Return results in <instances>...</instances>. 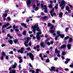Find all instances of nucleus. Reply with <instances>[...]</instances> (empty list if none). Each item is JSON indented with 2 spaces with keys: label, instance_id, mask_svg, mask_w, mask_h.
<instances>
[{
  "label": "nucleus",
  "instance_id": "nucleus-1",
  "mask_svg": "<svg viewBox=\"0 0 73 73\" xmlns=\"http://www.w3.org/2000/svg\"><path fill=\"white\" fill-rule=\"evenodd\" d=\"M38 24H36L34 26L32 27V28L34 29L33 31L34 33H36L35 31L36 30L37 31L39 32V29H40V27H38Z\"/></svg>",
  "mask_w": 73,
  "mask_h": 73
},
{
  "label": "nucleus",
  "instance_id": "nucleus-2",
  "mask_svg": "<svg viewBox=\"0 0 73 73\" xmlns=\"http://www.w3.org/2000/svg\"><path fill=\"white\" fill-rule=\"evenodd\" d=\"M58 3H59V5L60 7H61V9H64L65 6V1L64 0H62L61 1H58Z\"/></svg>",
  "mask_w": 73,
  "mask_h": 73
},
{
  "label": "nucleus",
  "instance_id": "nucleus-3",
  "mask_svg": "<svg viewBox=\"0 0 73 73\" xmlns=\"http://www.w3.org/2000/svg\"><path fill=\"white\" fill-rule=\"evenodd\" d=\"M56 34L58 35L56 36H55V40H57V38L60 36L61 38H64V35H61L60 34V31H58L56 32Z\"/></svg>",
  "mask_w": 73,
  "mask_h": 73
},
{
  "label": "nucleus",
  "instance_id": "nucleus-4",
  "mask_svg": "<svg viewBox=\"0 0 73 73\" xmlns=\"http://www.w3.org/2000/svg\"><path fill=\"white\" fill-rule=\"evenodd\" d=\"M27 56H29L31 58V60L33 61L34 60V56L33 54L31 53H27Z\"/></svg>",
  "mask_w": 73,
  "mask_h": 73
},
{
  "label": "nucleus",
  "instance_id": "nucleus-5",
  "mask_svg": "<svg viewBox=\"0 0 73 73\" xmlns=\"http://www.w3.org/2000/svg\"><path fill=\"white\" fill-rule=\"evenodd\" d=\"M40 5L41 7H42V8H43V7H44V8L42 9V11H43V9H44L45 10L44 11V12L45 13H47V6H46V5H44H44L42 4H41Z\"/></svg>",
  "mask_w": 73,
  "mask_h": 73
},
{
  "label": "nucleus",
  "instance_id": "nucleus-6",
  "mask_svg": "<svg viewBox=\"0 0 73 73\" xmlns=\"http://www.w3.org/2000/svg\"><path fill=\"white\" fill-rule=\"evenodd\" d=\"M9 25V23H7L6 25L5 24L3 26L2 28V33H3L5 32V29H3L4 28H7V27H8Z\"/></svg>",
  "mask_w": 73,
  "mask_h": 73
},
{
  "label": "nucleus",
  "instance_id": "nucleus-7",
  "mask_svg": "<svg viewBox=\"0 0 73 73\" xmlns=\"http://www.w3.org/2000/svg\"><path fill=\"white\" fill-rule=\"evenodd\" d=\"M31 3H32V1L31 0H27L26 1L27 6L28 8L30 7V5L31 4Z\"/></svg>",
  "mask_w": 73,
  "mask_h": 73
},
{
  "label": "nucleus",
  "instance_id": "nucleus-8",
  "mask_svg": "<svg viewBox=\"0 0 73 73\" xmlns=\"http://www.w3.org/2000/svg\"><path fill=\"white\" fill-rule=\"evenodd\" d=\"M16 66H17V63L16 62L15 63V64L14 65H12L11 66V67H10L9 68V70H11L12 69H15L16 67Z\"/></svg>",
  "mask_w": 73,
  "mask_h": 73
},
{
  "label": "nucleus",
  "instance_id": "nucleus-9",
  "mask_svg": "<svg viewBox=\"0 0 73 73\" xmlns=\"http://www.w3.org/2000/svg\"><path fill=\"white\" fill-rule=\"evenodd\" d=\"M41 33V32H38L37 33V35L36 36V38L38 40H40V39L41 37L40 36H39V35Z\"/></svg>",
  "mask_w": 73,
  "mask_h": 73
},
{
  "label": "nucleus",
  "instance_id": "nucleus-10",
  "mask_svg": "<svg viewBox=\"0 0 73 73\" xmlns=\"http://www.w3.org/2000/svg\"><path fill=\"white\" fill-rule=\"evenodd\" d=\"M24 48L23 47L21 49V50H18L17 52L18 53H23V51H24Z\"/></svg>",
  "mask_w": 73,
  "mask_h": 73
},
{
  "label": "nucleus",
  "instance_id": "nucleus-11",
  "mask_svg": "<svg viewBox=\"0 0 73 73\" xmlns=\"http://www.w3.org/2000/svg\"><path fill=\"white\" fill-rule=\"evenodd\" d=\"M29 42V41L27 40L24 43L26 47H28V43Z\"/></svg>",
  "mask_w": 73,
  "mask_h": 73
},
{
  "label": "nucleus",
  "instance_id": "nucleus-12",
  "mask_svg": "<svg viewBox=\"0 0 73 73\" xmlns=\"http://www.w3.org/2000/svg\"><path fill=\"white\" fill-rule=\"evenodd\" d=\"M50 33H53L52 35H53V37H54V36L56 35V33H54V30H51L50 31Z\"/></svg>",
  "mask_w": 73,
  "mask_h": 73
},
{
  "label": "nucleus",
  "instance_id": "nucleus-13",
  "mask_svg": "<svg viewBox=\"0 0 73 73\" xmlns=\"http://www.w3.org/2000/svg\"><path fill=\"white\" fill-rule=\"evenodd\" d=\"M55 53L56 54L58 53V54H60V52L59 50H58L57 48H56L55 49Z\"/></svg>",
  "mask_w": 73,
  "mask_h": 73
},
{
  "label": "nucleus",
  "instance_id": "nucleus-14",
  "mask_svg": "<svg viewBox=\"0 0 73 73\" xmlns=\"http://www.w3.org/2000/svg\"><path fill=\"white\" fill-rule=\"evenodd\" d=\"M51 69H50V71L51 72H52L53 70L54 71H56V68L54 67L53 66L51 67ZM49 69H50L49 68Z\"/></svg>",
  "mask_w": 73,
  "mask_h": 73
},
{
  "label": "nucleus",
  "instance_id": "nucleus-15",
  "mask_svg": "<svg viewBox=\"0 0 73 73\" xmlns=\"http://www.w3.org/2000/svg\"><path fill=\"white\" fill-rule=\"evenodd\" d=\"M54 8H52V10L51 11H50V13L52 17H53V12H54Z\"/></svg>",
  "mask_w": 73,
  "mask_h": 73
},
{
  "label": "nucleus",
  "instance_id": "nucleus-16",
  "mask_svg": "<svg viewBox=\"0 0 73 73\" xmlns=\"http://www.w3.org/2000/svg\"><path fill=\"white\" fill-rule=\"evenodd\" d=\"M66 11H68V12H70L71 11L70 10H69V6H67L66 7Z\"/></svg>",
  "mask_w": 73,
  "mask_h": 73
},
{
  "label": "nucleus",
  "instance_id": "nucleus-17",
  "mask_svg": "<svg viewBox=\"0 0 73 73\" xmlns=\"http://www.w3.org/2000/svg\"><path fill=\"white\" fill-rule=\"evenodd\" d=\"M63 15V13H60L59 14V17L60 18H62V17Z\"/></svg>",
  "mask_w": 73,
  "mask_h": 73
},
{
  "label": "nucleus",
  "instance_id": "nucleus-18",
  "mask_svg": "<svg viewBox=\"0 0 73 73\" xmlns=\"http://www.w3.org/2000/svg\"><path fill=\"white\" fill-rule=\"evenodd\" d=\"M66 46V45L64 44L63 45H62L60 48L61 49H64V48H65Z\"/></svg>",
  "mask_w": 73,
  "mask_h": 73
},
{
  "label": "nucleus",
  "instance_id": "nucleus-19",
  "mask_svg": "<svg viewBox=\"0 0 73 73\" xmlns=\"http://www.w3.org/2000/svg\"><path fill=\"white\" fill-rule=\"evenodd\" d=\"M21 25H22L23 26H24V27H25L26 28H27V25L24 23H21Z\"/></svg>",
  "mask_w": 73,
  "mask_h": 73
},
{
  "label": "nucleus",
  "instance_id": "nucleus-20",
  "mask_svg": "<svg viewBox=\"0 0 73 73\" xmlns=\"http://www.w3.org/2000/svg\"><path fill=\"white\" fill-rule=\"evenodd\" d=\"M67 47L68 49H71V45L69 44H68L67 45Z\"/></svg>",
  "mask_w": 73,
  "mask_h": 73
},
{
  "label": "nucleus",
  "instance_id": "nucleus-21",
  "mask_svg": "<svg viewBox=\"0 0 73 73\" xmlns=\"http://www.w3.org/2000/svg\"><path fill=\"white\" fill-rule=\"evenodd\" d=\"M40 45L41 46H42V47L44 48V47L45 46V44H44V42H42V43H40Z\"/></svg>",
  "mask_w": 73,
  "mask_h": 73
},
{
  "label": "nucleus",
  "instance_id": "nucleus-22",
  "mask_svg": "<svg viewBox=\"0 0 73 73\" xmlns=\"http://www.w3.org/2000/svg\"><path fill=\"white\" fill-rule=\"evenodd\" d=\"M16 70H12L9 73H15Z\"/></svg>",
  "mask_w": 73,
  "mask_h": 73
},
{
  "label": "nucleus",
  "instance_id": "nucleus-23",
  "mask_svg": "<svg viewBox=\"0 0 73 73\" xmlns=\"http://www.w3.org/2000/svg\"><path fill=\"white\" fill-rule=\"evenodd\" d=\"M41 19L42 20H45V19H47V16H45L44 17H41Z\"/></svg>",
  "mask_w": 73,
  "mask_h": 73
},
{
  "label": "nucleus",
  "instance_id": "nucleus-24",
  "mask_svg": "<svg viewBox=\"0 0 73 73\" xmlns=\"http://www.w3.org/2000/svg\"><path fill=\"white\" fill-rule=\"evenodd\" d=\"M8 42L10 43V44H12V43H13V41L12 40H8Z\"/></svg>",
  "mask_w": 73,
  "mask_h": 73
},
{
  "label": "nucleus",
  "instance_id": "nucleus-25",
  "mask_svg": "<svg viewBox=\"0 0 73 73\" xmlns=\"http://www.w3.org/2000/svg\"><path fill=\"white\" fill-rule=\"evenodd\" d=\"M73 40V38H70L69 39V40H68V42H71L72 40Z\"/></svg>",
  "mask_w": 73,
  "mask_h": 73
},
{
  "label": "nucleus",
  "instance_id": "nucleus-26",
  "mask_svg": "<svg viewBox=\"0 0 73 73\" xmlns=\"http://www.w3.org/2000/svg\"><path fill=\"white\" fill-rule=\"evenodd\" d=\"M14 42L15 44H16V43H19V41H18V40L17 39L14 40Z\"/></svg>",
  "mask_w": 73,
  "mask_h": 73
},
{
  "label": "nucleus",
  "instance_id": "nucleus-27",
  "mask_svg": "<svg viewBox=\"0 0 73 73\" xmlns=\"http://www.w3.org/2000/svg\"><path fill=\"white\" fill-rule=\"evenodd\" d=\"M58 4H56L55 5V8L56 9H58Z\"/></svg>",
  "mask_w": 73,
  "mask_h": 73
},
{
  "label": "nucleus",
  "instance_id": "nucleus-28",
  "mask_svg": "<svg viewBox=\"0 0 73 73\" xmlns=\"http://www.w3.org/2000/svg\"><path fill=\"white\" fill-rule=\"evenodd\" d=\"M27 32L26 31H24L22 33V34L24 36H26V33Z\"/></svg>",
  "mask_w": 73,
  "mask_h": 73
},
{
  "label": "nucleus",
  "instance_id": "nucleus-29",
  "mask_svg": "<svg viewBox=\"0 0 73 73\" xmlns=\"http://www.w3.org/2000/svg\"><path fill=\"white\" fill-rule=\"evenodd\" d=\"M7 15H8V14H7V13H6L5 14H4L3 15V17H6L7 16Z\"/></svg>",
  "mask_w": 73,
  "mask_h": 73
},
{
  "label": "nucleus",
  "instance_id": "nucleus-30",
  "mask_svg": "<svg viewBox=\"0 0 73 73\" xmlns=\"http://www.w3.org/2000/svg\"><path fill=\"white\" fill-rule=\"evenodd\" d=\"M62 54L63 56H64V55H65L66 52L64 51L62 52Z\"/></svg>",
  "mask_w": 73,
  "mask_h": 73
},
{
  "label": "nucleus",
  "instance_id": "nucleus-31",
  "mask_svg": "<svg viewBox=\"0 0 73 73\" xmlns=\"http://www.w3.org/2000/svg\"><path fill=\"white\" fill-rule=\"evenodd\" d=\"M26 50H31V48L30 47H28L27 48H26Z\"/></svg>",
  "mask_w": 73,
  "mask_h": 73
},
{
  "label": "nucleus",
  "instance_id": "nucleus-32",
  "mask_svg": "<svg viewBox=\"0 0 73 73\" xmlns=\"http://www.w3.org/2000/svg\"><path fill=\"white\" fill-rule=\"evenodd\" d=\"M46 62H49V58H48L46 60Z\"/></svg>",
  "mask_w": 73,
  "mask_h": 73
},
{
  "label": "nucleus",
  "instance_id": "nucleus-33",
  "mask_svg": "<svg viewBox=\"0 0 73 73\" xmlns=\"http://www.w3.org/2000/svg\"><path fill=\"white\" fill-rule=\"evenodd\" d=\"M39 70H38V69H37L36 70V72H35V73H39V72H39Z\"/></svg>",
  "mask_w": 73,
  "mask_h": 73
},
{
  "label": "nucleus",
  "instance_id": "nucleus-34",
  "mask_svg": "<svg viewBox=\"0 0 73 73\" xmlns=\"http://www.w3.org/2000/svg\"><path fill=\"white\" fill-rule=\"evenodd\" d=\"M49 8H52V5L51 4H50L48 6Z\"/></svg>",
  "mask_w": 73,
  "mask_h": 73
},
{
  "label": "nucleus",
  "instance_id": "nucleus-35",
  "mask_svg": "<svg viewBox=\"0 0 73 73\" xmlns=\"http://www.w3.org/2000/svg\"><path fill=\"white\" fill-rule=\"evenodd\" d=\"M46 44L48 45H50V43L49 42H46Z\"/></svg>",
  "mask_w": 73,
  "mask_h": 73
},
{
  "label": "nucleus",
  "instance_id": "nucleus-36",
  "mask_svg": "<svg viewBox=\"0 0 73 73\" xmlns=\"http://www.w3.org/2000/svg\"><path fill=\"white\" fill-rule=\"evenodd\" d=\"M69 36H67L66 37H65L64 38V40H67V39H69Z\"/></svg>",
  "mask_w": 73,
  "mask_h": 73
},
{
  "label": "nucleus",
  "instance_id": "nucleus-37",
  "mask_svg": "<svg viewBox=\"0 0 73 73\" xmlns=\"http://www.w3.org/2000/svg\"><path fill=\"white\" fill-rule=\"evenodd\" d=\"M51 25H51V24H50V23H48V24L47 25V26H48V27H51Z\"/></svg>",
  "mask_w": 73,
  "mask_h": 73
},
{
  "label": "nucleus",
  "instance_id": "nucleus-38",
  "mask_svg": "<svg viewBox=\"0 0 73 73\" xmlns=\"http://www.w3.org/2000/svg\"><path fill=\"white\" fill-rule=\"evenodd\" d=\"M7 20H8V21H9L11 20V18H10V17H8L7 18Z\"/></svg>",
  "mask_w": 73,
  "mask_h": 73
},
{
  "label": "nucleus",
  "instance_id": "nucleus-39",
  "mask_svg": "<svg viewBox=\"0 0 73 73\" xmlns=\"http://www.w3.org/2000/svg\"><path fill=\"white\" fill-rule=\"evenodd\" d=\"M12 28V26H10L9 27L7 28H6L7 29H10V28Z\"/></svg>",
  "mask_w": 73,
  "mask_h": 73
},
{
  "label": "nucleus",
  "instance_id": "nucleus-40",
  "mask_svg": "<svg viewBox=\"0 0 73 73\" xmlns=\"http://www.w3.org/2000/svg\"><path fill=\"white\" fill-rule=\"evenodd\" d=\"M29 66H30L31 68H33V67H32V65L31 63H29Z\"/></svg>",
  "mask_w": 73,
  "mask_h": 73
},
{
  "label": "nucleus",
  "instance_id": "nucleus-41",
  "mask_svg": "<svg viewBox=\"0 0 73 73\" xmlns=\"http://www.w3.org/2000/svg\"><path fill=\"white\" fill-rule=\"evenodd\" d=\"M68 29H69V27L66 28V32H68Z\"/></svg>",
  "mask_w": 73,
  "mask_h": 73
},
{
  "label": "nucleus",
  "instance_id": "nucleus-42",
  "mask_svg": "<svg viewBox=\"0 0 73 73\" xmlns=\"http://www.w3.org/2000/svg\"><path fill=\"white\" fill-rule=\"evenodd\" d=\"M29 46H31L32 45V42H30L29 43Z\"/></svg>",
  "mask_w": 73,
  "mask_h": 73
},
{
  "label": "nucleus",
  "instance_id": "nucleus-43",
  "mask_svg": "<svg viewBox=\"0 0 73 73\" xmlns=\"http://www.w3.org/2000/svg\"><path fill=\"white\" fill-rule=\"evenodd\" d=\"M2 55L3 56H5V53H4V51H2Z\"/></svg>",
  "mask_w": 73,
  "mask_h": 73
},
{
  "label": "nucleus",
  "instance_id": "nucleus-44",
  "mask_svg": "<svg viewBox=\"0 0 73 73\" xmlns=\"http://www.w3.org/2000/svg\"><path fill=\"white\" fill-rule=\"evenodd\" d=\"M18 68L19 69H21V64H19V66Z\"/></svg>",
  "mask_w": 73,
  "mask_h": 73
},
{
  "label": "nucleus",
  "instance_id": "nucleus-45",
  "mask_svg": "<svg viewBox=\"0 0 73 73\" xmlns=\"http://www.w3.org/2000/svg\"><path fill=\"white\" fill-rule=\"evenodd\" d=\"M68 5L69 6V7H70V8H73V6L72 5H70V4H68Z\"/></svg>",
  "mask_w": 73,
  "mask_h": 73
},
{
  "label": "nucleus",
  "instance_id": "nucleus-46",
  "mask_svg": "<svg viewBox=\"0 0 73 73\" xmlns=\"http://www.w3.org/2000/svg\"><path fill=\"white\" fill-rule=\"evenodd\" d=\"M38 9V7H36L35 8V11H37Z\"/></svg>",
  "mask_w": 73,
  "mask_h": 73
},
{
  "label": "nucleus",
  "instance_id": "nucleus-47",
  "mask_svg": "<svg viewBox=\"0 0 73 73\" xmlns=\"http://www.w3.org/2000/svg\"><path fill=\"white\" fill-rule=\"evenodd\" d=\"M8 58H9V57H8V56H6V60H8Z\"/></svg>",
  "mask_w": 73,
  "mask_h": 73
},
{
  "label": "nucleus",
  "instance_id": "nucleus-48",
  "mask_svg": "<svg viewBox=\"0 0 73 73\" xmlns=\"http://www.w3.org/2000/svg\"><path fill=\"white\" fill-rule=\"evenodd\" d=\"M31 37H28L27 38V41H29V40H31Z\"/></svg>",
  "mask_w": 73,
  "mask_h": 73
},
{
  "label": "nucleus",
  "instance_id": "nucleus-49",
  "mask_svg": "<svg viewBox=\"0 0 73 73\" xmlns=\"http://www.w3.org/2000/svg\"><path fill=\"white\" fill-rule=\"evenodd\" d=\"M18 58L19 59V60H22L21 58H22V57L21 56H19Z\"/></svg>",
  "mask_w": 73,
  "mask_h": 73
},
{
  "label": "nucleus",
  "instance_id": "nucleus-50",
  "mask_svg": "<svg viewBox=\"0 0 73 73\" xmlns=\"http://www.w3.org/2000/svg\"><path fill=\"white\" fill-rule=\"evenodd\" d=\"M61 57L62 59V60H64V59H65V57H64L63 56H61Z\"/></svg>",
  "mask_w": 73,
  "mask_h": 73
},
{
  "label": "nucleus",
  "instance_id": "nucleus-51",
  "mask_svg": "<svg viewBox=\"0 0 73 73\" xmlns=\"http://www.w3.org/2000/svg\"><path fill=\"white\" fill-rule=\"evenodd\" d=\"M42 53L40 54L39 55V56H40V57H42Z\"/></svg>",
  "mask_w": 73,
  "mask_h": 73
},
{
  "label": "nucleus",
  "instance_id": "nucleus-52",
  "mask_svg": "<svg viewBox=\"0 0 73 73\" xmlns=\"http://www.w3.org/2000/svg\"><path fill=\"white\" fill-rule=\"evenodd\" d=\"M53 27H54V25L51 26V27L50 28V29H53Z\"/></svg>",
  "mask_w": 73,
  "mask_h": 73
},
{
  "label": "nucleus",
  "instance_id": "nucleus-53",
  "mask_svg": "<svg viewBox=\"0 0 73 73\" xmlns=\"http://www.w3.org/2000/svg\"><path fill=\"white\" fill-rule=\"evenodd\" d=\"M22 61H23V60L22 59H21L19 61V63H21Z\"/></svg>",
  "mask_w": 73,
  "mask_h": 73
},
{
  "label": "nucleus",
  "instance_id": "nucleus-54",
  "mask_svg": "<svg viewBox=\"0 0 73 73\" xmlns=\"http://www.w3.org/2000/svg\"><path fill=\"white\" fill-rule=\"evenodd\" d=\"M9 12V10H7L5 11V12L6 13H8Z\"/></svg>",
  "mask_w": 73,
  "mask_h": 73
},
{
  "label": "nucleus",
  "instance_id": "nucleus-55",
  "mask_svg": "<svg viewBox=\"0 0 73 73\" xmlns=\"http://www.w3.org/2000/svg\"><path fill=\"white\" fill-rule=\"evenodd\" d=\"M5 46V44H2L1 45V46L2 47H4V46Z\"/></svg>",
  "mask_w": 73,
  "mask_h": 73
},
{
  "label": "nucleus",
  "instance_id": "nucleus-56",
  "mask_svg": "<svg viewBox=\"0 0 73 73\" xmlns=\"http://www.w3.org/2000/svg\"><path fill=\"white\" fill-rule=\"evenodd\" d=\"M33 33V32L32 31H29V34H31V33Z\"/></svg>",
  "mask_w": 73,
  "mask_h": 73
},
{
  "label": "nucleus",
  "instance_id": "nucleus-57",
  "mask_svg": "<svg viewBox=\"0 0 73 73\" xmlns=\"http://www.w3.org/2000/svg\"><path fill=\"white\" fill-rule=\"evenodd\" d=\"M16 27V25H15L14 26H13V29H15V28Z\"/></svg>",
  "mask_w": 73,
  "mask_h": 73
},
{
  "label": "nucleus",
  "instance_id": "nucleus-58",
  "mask_svg": "<svg viewBox=\"0 0 73 73\" xmlns=\"http://www.w3.org/2000/svg\"><path fill=\"white\" fill-rule=\"evenodd\" d=\"M66 60L67 61H70V59L69 58H67L66 59Z\"/></svg>",
  "mask_w": 73,
  "mask_h": 73
},
{
  "label": "nucleus",
  "instance_id": "nucleus-59",
  "mask_svg": "<svg viewBox=\"0 0 73 73\" xmlns=\"http://www.w3.org/2000/svg\"><path fill=\"white\" fill-rule=\"evenodd\" d=\"M15 31H16V32H19V30L17 29H15Z\"/></svg>",
  "mask_w": 73,
  "mask_h": 73
},
{
  "label": "nucleus",
  "instance_id": "nucleus-60",
  "mask_svg": "<svg viewBox=\"0 0 73 73\" xmlns=\"http://www.w3.org/2000/svg\"><path fill=\"white\" fill-rule=\"evenodd\" d=\"M53 41H51L50 42V44H51V45H52L53 44Z\"/></svg>",
  "mask_w": 73,
  "mask_h": 73
},
{
  "label": "nucleus",
  "instance_id": "nucleus-61",
  "mask_svg": "<svg viewBox=\"0 0 73 73\" xmlns=\"http://www.w3.org/2000/svg\"><path fill=\"white\" fill-rule=\"evenodd\" d=\"M17 35L18 36H20V37H21L22 36L21 34H18Z\"/></svg>",
  "mask_w": 73,
  "mask_h": 73
},
{
  "label": "nucleus",
  "instance_id": "nucleus-62",
  "mask_svg": "<svg viewBox=\"0 0 73 73\" xmlns=\"http://www.w3.org/2000/svg\"><path fill=\"white\" fill-rule=\"evenodd\" d=\"M9 54H13V51H11L10 52H9Z\"/></svg>",
  "mask_w": 73,
  "mask_h": 73
},
{
  "label": "nucleus",
  "instance_id": "nucleus-63",
  "mask_svg": "<svg viewBox=\"0 0 73 73\" xmlns=\"http://www.w3.org/2000/svg\"><path fill=\"white\" fill-rule=\"evenodd\" d=\"M57 56L58 57H60V54H58V55H57Z\"/></svg>",
  "mask_w": 73,
  "mask_h": 73
},
{
  "label": "nucleus",
  "instance_id": "nucleus-64",
  "mask_svg": "<svg viewBox=\"0 0 73 73\" xmlns=\"http://www.w3.org/2000/svg\"><path fill=\"white\" fill-rule=\"evenodd\" d=\"M36 47L37 48H40V45H37L36 46Z\"/></svg>",
  "mask_w": 73,
  "mask_h": 73
}]
</instances>
